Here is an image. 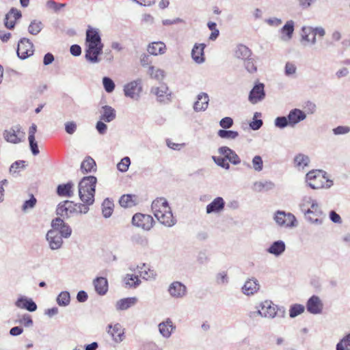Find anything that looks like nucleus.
I'll return each mask as SVG.
<instances>
[{
    "mask_svg": "<svg viewBox=\"0 0 350 350\" xmlns=\"http://www.w3.org/2000/svg\"><path fill=\"white\" fill-rule=\"evenodd\" d=\"M24 161H16L13 163L10 167V173L12 174H17L21 169L24 168Z\"/></svg>",
    "mask_w": 350,
    "mask_h": 350,
    "instance_id": "58",
    "label": "nucleus"
},
{
    "mask_svg": "<svg viewBox=\"0 0 350 350\" xmlns=\"http://www.w3.org/2000/svg\"><path fill=\"white\" fill-rule=\"evenodd\" d=\"M243 64V66L245 70L250 73H255L257 71V66L256 65V62L254 58L252 56H250L249 58L242 61Z\"/></svg>",
    "mask_w": 350,
    "mask_h": 350,
    "instance_id": "43",
    "label": "nucleus"
},
{
    "mask_svg": "<svg viewBox=\"0 0 350 350\" xmlns=\"http://www.w3.org/2000/svg\"><path fill=\"white\" fill-rule=\"evenodd\" d=\"M135 196L131 194L123 195L120 200L119 203L122 207H131L135 205L133 198Z\"/></svg>",
    "mask_w": 350,
    "mask_h": 350,
    "instance_id": "47",
    "label": "nucleus"
},
{
    "mask_svg": "<svg viewBox=\"0 0 350 350\" xmlns=\"http://www.w3.org/2000/svg\"><path fill=\"white\" fill-rule=\"evenodd\" d=\"M49 247L52 250H57L62 247L63 238L57 230H49L46 234Z\"/></svg>",
    "mask_w": 350,
    "mask_h": 350,
    "instance_id": "14",
    "label": "nucleus"
},
{
    "mask_svg": "<svg viewBox=\"0 0 350 350\" xmlns=\"http://www.w3.org/2000/svg\"><path fill=\"white\" fill-rule=\"evenodd\" d=\"M325 35V31L322 27L304 26L301 28V42L315 44L317 42L316 36L323 38Z\"/></svg>",
    "mask_w": 350,
    "mask_h": 350,
    "instance_id": "8",
    "label": "nucleus"
},
{
    "mask_svg": "<svg viewBox=\"0 0 350 350\" xmlns=\"http://www.w3.org/2000/svg\"><path fill=\"white\" fill-rule=\"evenodd\" d=\"M152 210L154 217L163 225L172 227L176 223V219L173 216L168 202L164 198H159L152 203Z\"/></svg>",
    "mask_w": 350,
    "mask_h": 350,
    "instance_id": "2",
    "label": "nucleus"
},
{
    "mask_svg": "<svg viewBox=\"0 0 350 350\" xmlns=\"http://www.w3.org/2000/svg\"><path fill=\"white\" fill-rule=\"evenodd\" d=\"M286 250V245L283 241H274L267 250V252L275 256H280Z\"/></svg>",
    "mask_w": 350,
    "mask_h": 350,
    "instance_id": "33",
    "label": "nucleus"
},
{
    "mask_svg": "<svg viewBox=\"0 0 350 350\" xmlns=\"http://www.w3.org/2000/svg\"><path fill=\"white\" fill-rule=\"evenodd\" d=\"M217 135L222 139H234L239 136V133L235 131L220 129Z\"/></svg>",
    "mask_w": 350,
    "mask_h": 350,
    "instance_id": "46",
    "label": "nucleus"
},
{
    "mask_svg": "<svg viewBox=\"0 0 350 350\" xmlns=\"http://www.w3.org/2000/svg\"><path fill=\"white\" fill-rule=\"evenodd\" d=\"M304 306L301 304H293L291 306L289 310V315L291 318H295L304 311Z\"/></svg>",
    "mask_w": 350,
    "mask_h": 350,
    "instance_id": "50",
    "label": "nucleus"
},
{
    "mask_svg": "<svg viewBox=\"0 0 350 350\" xmlns=\"http://www.w3.org/2000/svg\"><path fill=\"white\" fill-rule=\"evenodd\" d=\"M165 84H161L159 87L152 88L150 92L155 94L159 102H163L165 99L170 100V93Z\"/></svg>",
    "mask_w": 350,
    "mask_h": 350,
    "instance_id": "24",
    "label": "nucleus"
},
{
    "mask_svg": "<svg viewBox=\"0 0 350 350\" xmlns=\"http://www.w3.org/2000/svg\"><path fill=\"white\" fill-rule=\"evenodd\" d=\"M147 50L150 54L157 55L165 53L166 46L162 42H154L148 45Z\"/></svg>",
    "mask_w": 350,
    "mask_h": 350,
    "instance_id": "35",
    "label": "nucleus"
},
{
    "mask_svg": "<svg viewBox=\"0 0 350 350\" xmlns=\"http://www.w3.org/2000/svg\"><path fill=\"white\" fill-rule=\"evenodd\" d=\"M297 68L295 65L291 62H287L285 65V75L286 76H291L296 72Z\"/></svg>",
    "mask_w": 350,
    "mask_h": 350,
    "instance_id": "64",
    "label": "nucleus"
},
{
    "mask_svg": "<svg viewBox=\"0 0 350 350\" xmlns=\"http://www.w3.org/2000/svg\"><path fill=\"white\" fill-rule=\"evenodd\" d=\"M97 178L94 176H84L79 182V196L80 200L88 206L94 202Z\"/></svg>",
    "mask_w": 350,
    "mask_h": 350,
    "instance_id": "3",
    "label": "nucleus"
},
{
    "mask_svg": "<svg viewBox=\"0 0 350 350\" xmlns=\"http://www.w3.org/2000/svg\"><path fill=\"white\" fill-rule=\"evenodd\" d=\"M131 241L135 245H139L141 247H146L148 245V239L144 235L140 234H135L131 238Z\"/></svg>",
    "mask_w": 350,
    "mask_h": 350,
    "instance_id": "41",
    "label": "nucleus"
},
{
    "mask_svg": "<svg viewBox=\"0 0 350 350\" xmlns=\"http://www.w3.org/2000/svg\"><path fill=\"white\" fill-rule=\"evenodd\" d=\"M336 350H350V333L341 339L336 345Z\"/></svg>",
    "mask_w": 350,
    "mask_h": 350,
    "instance_id": "48",
    "label": "nucleus"
},
{
    "mask_svg": "<svg viewBox=\"0 0 350 350\" xmlns=\"http://www.w3.org/2000/svg\"><path fill=\"white\" fill-rule=\"evenodd\" d=\"M81 170L83 174L96 171V162L90 157H86L81 164Z\"/></svg>",
    "mask_w": 350,
    "mask_h": 350,
    "instance_id": "37",
    "label": "nucleus"
},
{
    "mask_svg": "<svg viewBox=\"0 0 350 350\" xmlns=\"http://www.w3.org/2000/svg\"><path fill=\"white\" fill-rule=\"evenodd\" d=\"M5 139L12 144H18L25 139V133L22 131L20 125H16L3 133Z\"/></svg>",
    "mask_w": 350,
    "mask_h": 350,
    "instance_id": "10",
    "label": "nucleus"
},
{
    "mask_svg": "<svg viewBox=\"0 0 350 350\" xmlns=\"http://www.w3.org/2000/svg\"><path fill=\"white\" fill-rule=\"evenodd\" d=\"M225 206L224 200L221 197H217L206 206V211L208 214L219 213Z\"/></svg>",
    "mask_w": 350,
    "mask_h": 350,
    "instance_id": "25",
    "label": "nucleus"
},
{
    "mask_svg": "<svg viewBox=\"0 0 350 350\" xmlns=\"http://www.w3.org/2000/svg\"><path fill=\"white\" fill-rule=\"evenodd\" d=\"M215 280L219 285H226L229 282L228 273L225 271L217 273L215 275Z\"/></svg>",
    "mask_w": 350,
    "mask_h": 350,
    "instance_id": "51",
    "label": "nucleus"
},
{
    "mask_svg": "<svg viewBox=\"0 0 350 350\" xmlns=\"http://www.w3.org/2000/svg\"><path fill=\"white\" fill-rule=\"evenodd\" d=\"M113 203L109 198H106L102 204V213L105 218L109 217L113 210Z\"/></svg>",
    "mask_w": 350,
    "mask_h": 350,
    "instance_id": "38",
    "label": "nucleus"
},
{
    "mask_svg": "<svg viewBox=\"0 0 350 350\" xmlns=\"http://www.w3.org/2000/svg\"><path fill=\"white\" fill-rule=\"evenodd\" d=\"M275 187V184L271 180L256 181L253 189L257 192L268 191Z\"/></svg>",
    "mask_w": 350,
    "mask_h": 350,
    "instance_id": "36",
    "label": "nucleus"
},
{
    "mask_svg": "<svg viewBox=\"0 0 350 350\" xmlns=\"http://www.w3.org/2000/svg\"><path fill=\"white\" fill-rule=\"evenodd\" d=\"M107 332L111 335L113 340L116 343L121 342L124 338V330L120 323L107 326Z\"/></svg>",
    "mask_w": 350,
    "mask_h": 350,
    "instance_id": "18",
    "label": "nucleus"
},
{
    "mask_svg": "<svg viewBox=\"0 0 350 350\" xmlns=\"http://www.w3.org/2000/svg\"><path fill=\"white\" fill-rule=\"evenodd\" d=\"M125 285L130 288H136L141 282L137 275L127 274L124 278Z\"/></svg>",
    "mask_w": 350,
    "mask_h": 350,
    "instance_id": "40",
    "label": "nucleus"
},
{
    "mask_svg": "<svg viewBox=\"0 0 350 350\" xmlns=\"http://www.w3.org/2000/svg\"><path fill=\"white\" fill-rule=\"evenodd\" d=\"M276 224L281 227H294L297 225L295 217L290 213H286L283 211H278L274 217Z\"/></svg>",
    "mask_w": 350,
    "mask_h": 350,
    "instance_id": "9",
    "label": "nucleus"
},
{
    "mask_svg": "<svg viewBox=\"0 0 350 350\" xmlns=\"http://www.w3.org/2000/svg\"><path fill=\"white\" fill-rule=\"evenodd\" d=\"M350 131V127L347 126H338L333 129L334 135H344Z\"/></svg>",
    "mask_w": 350,
    "mask_h": 350,
    "instance_id": "62",
    "label": "nucleus"
},
{
    "mask_svg": "<svg viewBox=\"0 0 350 350\" xmlns=\"http://www.w3.org/2000/svg\"><path fill=\"white\" fill-rule=\"evenodd\" d=\"M43 28V25L41 21L33 20L31 22L28 27V31L32 35L38 34Z\"/></svg>",
    "mask_w": 350,
    "mask_h": 350,
    "instance_id": "45",
    "label": "nucleus"
},
{
    "mask_svg": "<svg viewBox=\"0 0 350 350\" xmlns=\"http://www.w3.org/2000/svg\"><path fill=\"white\" fill-rule=\"evenodd\" d=\"M275 126L280 129L290 126L288 116H279L275 119Z\"/></svg>",
    "mask_w": 350,
    "mask_h": 350,
    "instance_id": "53",
    "label": "nucleus"
},
{
    "mask_svg": "<svg viewBox=\"0 0 350 350\" xmlns=\"http://www.w3.org/2000/svg\"><path fill=\"white\" fill-rule=\"evenodd\" d=\"M209 97L205 92L197 96V100L193 104V110L196 112L204 111L208 106Z\"/></svg>",
    "mask_w": 350,
    "mask_h": 350,
    "instance_id": "21",
    "label": "nucleus"
},
{
    "mask_svg": "<svg viewBox=\"0 0 350 350\" xmlns=\"http://www.w3.org/2000/svg\"><path fill=\"white\" fill-rule=\"evenodd\" d=\"M58 232L62 238L68 239L72 234V229L68 224L65 223L58 229Z\"/></svg>",
    "mask_w": 350,
    "mask_h": 350,
    "instance_id": "55",
    "label": "nucleus"
},
{
    "mask_svg": "<svg viewBox=\"0 0 350 350\" xmlns=\"http://www.w3.org/2000/svg\"><path fill=\"white\" fill-rule=\"evenodd\" d=\"M103 85L107 93H111L115 89V83L109 77H105L103 78Z\"/></svg>",
    "mask_w": 350,
    "mask_h": 350,
    "instance_id": "52",
    "label": "nucleus"
},
{
    "mask_svg": "<svg viewBox=\"0 0 350 350\" xmlns=\"http://www.w3.org/2000/svg\"><path fill=\"white\" fill-rule=\"evenodd\" d=\"M167 291L172 297L180 299L187 295V289L186 286L182 282L175 281L170 284Z\"/></svg>",
    "mask_w": 350,
    "mask_h": 350,
    "instance_id": "17",
    "label": "nucleus"
},
{
    "mask_svg": "<svg viewBox=\"0 0 350 350\" xmlns=\"http://www.w3.org/2000/svg\"><path fill=\"white\" fill-rule=\"evenodd\" d=\"M306 309L310 314H319L323 312V303L319 296L314 295L307 301Z\"/></svg>",
    "mask_w": 350,
    "mask_h": 350,
    "instance_id": "16",
    "label": "nucleus"
},
{
    "mask_svg": "<svg viewBox=\"0 0 350 350\" xmlns=\"http://www.w3.org/2000/svg\"><path fill=\"white\" fill-rule=\"evenodd\" d=\"M252 165L257 172H260L263 168V161L260 156L256 155L252 159Z\"/></svg>",
    "mask_w": 350,
    "mask_h": 350,
    "instance_id": "59",
    "label": "nucleus"
},
{
    "mask_svg": "<svg viewBox=\"0 0 350 350\" xmlns=\"http://www.w3.org/2000/svg\"><path fill=\"white\" fill-rule=\"evenodd\" d=\"M295 23L293 21H288L280 29L282 33L281 39L287 41L291 39L294 31Z\"/></svg>",
    "mask_w": 350,
    "mask_h": 350,
    "instance_id": "32",
    "label": "nucleus"
},
{
    "mask_svg": "<svg viewBox=\"0 0 350 350\" xmlns=\"http://www.w3.org/2000/svg\"><path fill=\"white\" fill-rule=\"evenodd\" d=\"M116 118V112L112 107L109 105H104L102 107L100 120L105 122H110L114 120Z\"/></svg>",
    "mask_w": 350,
    "mask_h": 350,
    "instance_id": "27",
    "label": "nucleus"
},
{
    "mask_svg": "<svg viewBox=\"0 0 350 350\" xmlns=\"http://www.w3.org/2000/svg\"><path fill=\"white\" fill-rule=\"evenodd\" d=\"M142 91V80L137 79L130 83H126L124 86V93L126 97H129L134 100H137L140 93Z\"/></svg>",
    "mask_w": 350,
    "mask_h": 350,
    "instance_id": "13",
    "label": "nucleus"
},
{
    "mask_svg": "<svg viewBox=\"0 0 350 350\" xmlns=\"http://www.w3.org/2000/svg\"><path fill=\"white\" fill-rule=\"evenodd\" d=\"M131 164L130 158L125 157L121 159V161L117 164V168L122 172H126Z\"/></svg>",
    "mask_w": 350,
    "mask_h": 350,
    "instance_id": "54",
    "label": "nucleus"
},
{
    "mask_svg": "<svg viewBox=\"0 0 350 350\" xmlns=\"http://www.w3.org/2000/svg\"><path fill=\"white\" fill-rule=\"evenodd\" d=\"M259 308L260 309L258 310L256 313L265 318L273 319L277 315L284 317L285 314V310L284 308H280L269 300L262 302L260 304Z\"/></svg>",
    "mask_w": 350,
    "mask_h": 350,
    "instance_id": "7",
    "label": "nucleus"
},
{
    "mask_svg": "<svg viewBox=\"0 0 350 350\" xmlns=\"http://www.w3.org/2000/svg\"><path fill=\"white\" fill-rule=\"evenodd\" d=\"M148 74L152 79H154L158 81H161L165 77V72L164 70L160 68H156L153 66H150L148 68Z\"/></svg>",
    "mask_w": 350,
    "mask_h": 350,
    "instance_id": "39",
    "label": "nucleus"
},
{
    "mask_svg": "<svg viewBox=\"0 0 350 350\" xmlns=\"http://www.w3.org/2000/svg\"><path fill=\"white\" fill-rule=\"evenodd\" d=\"M15 305L19 308L25 309L29 312H34L37 310L36 304L31 299L23 296L17 299Z\"/></svg>",
    "mask_w": 350,
    "mask_h": 350,
    "instance_id": "23",
    "label": "nucleus"
},
{
    "mask_svg": "<svg viewBox=\"0 0 350 350\" xmlns=\"http://www.w3.org/2000/svg\"><path fill=\"white\" fill-rule=\"evenodd\" d=\"M33 44L26 38H21L18 43L16 53L21 59H25L33 54Z\"/></svg>",
    "mask_w": 350,
    "mask_h": 350,
    "instance_id": "11",
    "label": "nucleus"
},
{
    "mask_svg": "<svg viewBox=\"0 0 350 350\" xmlns=\"http://www.w3.org/2000/svg\"><path fill=\"white\" fill-rule=\"evenodd\" d=\"M326 172L323 170H312L306 174V181L307 185L313 189H319L323 187H330L332 180L327 179Z\"/></svg>",
    "mask_w": 350,
    "mask_h": 350,
    "instance_id": "5",
    "label": "nucleus"
},
{
    "mask_svg": "<svg viewBox=\"0 0 350 350\" xmlns=\"http://www.w3.org/2000/svg\"><path fill=\"white\" fill-rule=\"evenodd\" d=\"M287 116L290 127H294L297 124L306 118V114L299 109H291Z\"/></svg>",
    "mask_w": 350,
    "mask_h": 350,
    "instance_id": "20",
    "label": "nucleus"
},
{
    "mask_svg": "<svg viewBox=\"0 0 350 350\" xmlns=\"http://www.w3.org/2000/svg\"><path fill=\"white\" fill-rule=\"evenodd\" d=\"M103 44L99 31L96 29L89 28L86 31L85 57L90 63H98L99 55L103 53Z\"/></svg>",
    "mask_w": 350,
    "mask_h": 350,
    "instance_id": "1",
    "label": "nucleus"
},
{
    "mask_svg": "<svg viewBox=\"0 0 350 350\" xmlns=\"http://www.w3.org/2000/svg\"><path fill=\"white\" fill-rule=\"evenodd\" d=\"M73 187L74 184L72 181L59 185L57 187V193L59 196L71 198L73 196Z\"/></svg>",
    "mask_w": 350,
    "mask_h": 350,
    "instance_id": "30",
    "label": "nucleus"
},
{
    "mask_svg": "<svg viewBox=\"0 0 350 350\" xmlns=\"http://www.w3.org/2000/svg\"><path fill=\"white\" fill-rule=\"evenodd\" d=\"M265 85L262 83L256 84L249 94L248 100L252 104H256L265 98Z\"/></svg>",
    "mask_w": 350,
    "mask_h": 350,
    "instance_id": "15",
    "label": "nucleus"
},
{
    "mask_svg": "<svg viewBox=\"0 0 350 350\" xmlns=\"http://www.w3.org/2000/svg\"><path fill=\"white\" fill-rule=\"evenodd\" d=\"M154 219L150 215L136 213L133 216L132 224L144 230H150L154 224Z\"/></svg>",
    "mask_w": 350,
    "mask_h": 350,
    "instance_id": "12",
    "label": "nucleus"
},
{
    "mask_svg": "<svg viewBox=\"0 0 350 350\" xmlns=\"http://www.w3.org/2000/svg\"><path fill=\"white\" fill-rule=\"evenodd\" d=\"M66 6V3H57L53 0H49L46 3V7L49 10H52L55 12H59L62 8Z\"/></svg>",
    "mask_w": 350,
    "mask_h": 350,
    "instance_id": "49",
    "label": "nucleus"
},
{
    "mask_svg": "<svg viewBox=\"0 0 350 350\" xmlns=\"http://www.w3.org/2000/svg\"><path fill=\"white\" fill-rule=\"evenodd\" d=\"M218 153L224 155L226 161H229L233 165H238L241 163L239 155L232 149L228 146H221L218 148Z\"/></svg>",
    "mask_w": 350,
    "mask_h": 350,
    "instance_id": "19",
    "label": "nucleus"
},
{
    "mask_svg": "<svg viewBox=\"0 0 350 350\" xmlns=\"http://www.w3.org/2000/svg\"><path fill=\"white\" fill-rule=\"evenodd\" d=\"M295 164L300 167L304 169L306 166H307L310 162V159L308 156L303 154H299L295 156L294 159Z\"/></svg>",
    "mask_w": 350,
    "mask_h": 350,
    "instance_id": "44",
    "label": "nucleus"
},
{
    "mask_svg": "<svg viewBox=\"0 0 350 350\" xmlns=\"http://www.w3.org/2000/svg\"><path fill=\"white\" fill-rule=\"evenodd\" d=\"M219 125L225 129H229L233 125V120L230 117H225L220 120Z\"/></svg>",
    "mask_w": 350,
    "mask_h": 350,
    "instance_id": "63",
    "label": "nucleus"
},
{
    "mask_svg": "<svg viewBox=\"0 0 350 350\" xmlns=\"http://www.w3.org/2000/svg\"><path fill=\"white\" fill-rule=\"evenodd\" d=\"M259 286L256 279H250L245 282L242 291L247 295H253L258 291Z\"/></svg>",
    "mask_w": 350,
    "mask_h": 350,
    "instance_id": "31",
    "label": "nucleus"
},
{
    "mask_svg": "<svg viewBox=\"0 0 350 350\" xmlns=\"http://www.w3.org/2000/svg\"><path fill=\"white\" fill-rule=\"evenodd\" d=\"M89 209V206L83 202L74 203L72 201L65 200L57 205L56 213L61 217L69 218L77 214H85Z\"/></svg>",
    "mask_w": 350,
    "mask_h": 350,
    "instance_id": "4",
    "label": "nucleus"
},
{
    "mask_svg": "<svg viewBox=\"0 0 350 350\" xmlns=\"http://www.w3.org/2000/svg\"><path fill=\"white\" fill-rule=\"evenodd\" d=\"M304 202H311V207L305 212L306 219L312 224H321L323 221V212L320 209L317 202L310 196L304 197Z\"/></svg>",
    "mask_w": 350,
    "mask_h": 350,
    "instance_id": "6",
    "label": "nucleus"
},
{
    "mask_svg": "<svg viewBox=\"0 0 350 350\" xmlns=\"http://www.w3.org/2000/svg\"><path fill=\"white\" fill-rule=\"evenodd\" d=\"M22 16L21 12L16 8H12L9 12L6 14V19L9 20L13 18L16 21Z\"/></svg>",
    "mask_w": 350,
    "mask_h": 350,
    "instance_id": "61",
    "label": "nucleus"
},
{
    "mask_svg": "<svg viewBox=\"0 0 350 350\" xmlns=\"http://www.w3.org/2000/svg\"><path fill=\"white\" fill-rule=\"evenodd\" d=\"M212 159L214 161V162L219 167L225 170L230 169V164L227 162L225 157L213 156Z\"/></svg>",
    "mask_w": 350,
    "mask_h": 350,
    "instance_id": "56",
    "label": "nucleus"
},
{
    "mask_svg": "<svg viewBox=\"0 0 350 350\" xmlns=\"http://www.w3.org/2000/svg\"><path fill=\"white\" fill-rule=\"evenodd\" d=\"M18 321L20 324H22L27 327H31L33 323L31 317L28 314L23 315L22 317L19 319Z\"/></svg>",
    "mask_w": 350,
    "mask_h": 350,
    "instance_id": "60",
    "label": "nucleus"
},
{
    "mask_svg": "<svg viewBox=\"0 0 350 350\" xmlns=\"http://www.w3.org/2000/svg\"><path fill=\"white\" fill-rule=\"evenodd\" d=\"M158 327L159 333L165 338H170L172 332L176 329L172 321L169 318L160 323Z\"/></svg>",
    "mask_w": 350,
    "mask_h": 350,
    "instance_id": "22",
    "label": "nucleus"
},
{
    "mask_svg": "<svg viewBox=\"0 0 350 350\" xmlns=\"http://www.w3.org/2000/svg\"><path fill=\"white\" fill-rule=\"evenodd\" d=\"M137 302V298L135 297L124 298L117 301L116 307L118 310H125L135 305Z\"/></svg>",
    "mask_w": 350,
    "mask_h": 350,
    "instance_id": "34",
    "label": "nucleus"
},
{
    "mask_svg": "<svg viewBox=\"0 0 350 350\" xmlns=\"http://www.w3.org/2000/svg\"><path fill=\"white\" fill-rule=\"evenodd\" d=\"M37 202L36 198L33 195H31V198L28 200H25L22 206L23 211L25 212L29 209L33 208Z\"/></svg>",
    "mask_w": 350,
    "mask_h": 350,
    "instance_id": "57",
    "label": "nucleus"
},
{
    "mask_svg": "<svg viewBox=\"0 0 350 350\" xmlns=\"http://www.w3.org/2000/svg\"><path fill=\"white\" fill-rule=\"evenodd\" d=\"M96 292L100 295H104L108 291V282L104 277H97L93 281Z\"/></svg>",
    "mask_w": 350,
    "mask_h": 350,
    "instance_id": "28",
    "label": "nucleus"
},
{
    "mask_svg": "<svg viewBox=\"0 0 350 350\" xmlns=\"http://www.w3.org/2000/svg\"><path fill=\"white\" fill-rule=\"evenodd\" d=\"M57 303L59 306H67L70 302V295L68 291L61 292L57 297Z\"/></svg>",
    "mask_w": 350,
    "mask_h": 350,
    "instance_id": "42",
    "label": "nucleus"
},
{
    "mask_svg": "<svg viewBox=\"0 0 350 350\" xmlns=\"http://www.w3.org/2000/svg\"><path fill=\"white\" fill-rule=\"evenodd\" d=\"M234 57L241 61H243L250 56L253 55L252 50L247 46L239 44H238L234 51Z\"/></svg>",
    "mask_w": 350,
    "mask_h": 350,
    "instance_id": "26",
    "label": "nucleus"
},
{
    "mask_svg": "<svg viewBox=\"0 0 350 350\" xmlns=\"http://www.w3.org/2000/svg\"><path fill=\"white\" fill-rule=\"evenodd\" d=\"M206 47L204 44H196L191 51L193 59L198 64H202L204 62V50Z\"/></svg>",
    "mask_w": 350,
    "mask_h": 350,
    "instance_id": "29",
    "label": "nucleus"
}]
</instances>
